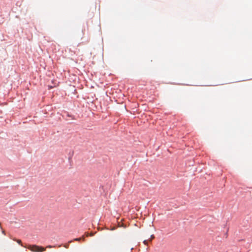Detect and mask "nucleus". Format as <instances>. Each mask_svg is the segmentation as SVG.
Masks as SVG:
<instances>
[{
  "mask_svg": "<svg viewBox=\"0 0 252 252\" xmlns=\"http://www.w3.org/2000/svg\"><path fill=\"white\" fill-rule=\"evenodd\" d=\"M33 252H42L46 250V249L35 245H29L26 247Z\"/></svg>",
  "mask_w": 252,
  "mask_h": 252,
  "instance_id": "nucleus-1",
  "label": "nucleus"
},
{
  "mask_svg": "<svg viewBox=\"0 0 252 252\" xmlns=\"http://www.w3.org/2000/svg\"><path fill=\"white\" fill-rule=\"evenodd\" d=\"M83 239L84 240L85 239V238L84 237H82V238H76L74 239L75 241H80L81 239Z\"/></svg>",
  "mask_w": 252,
  "mask_h": 252,
  "instance_id": "nucleus-2",
  "label": "nucleus"
},
{
  "mask_svg": "<svg viewBox=\"0 0 252 252\" xmlns=\"http://www.w3.org/2000/svg\"><path fill=\"white\" fill-rule=\"evenodd\" d=\"M17 242L18 244H19L21 245V246H22V241L20 240H17Z\"/></svg>",
  "mask_w": 252,
  "mask_h": 252,
  "instance_id": "nucleus-3",
  "label": "nucleus"
},
{
  "mask_svg": "<svg viewBox=\"0 0 252 252\" xmlns=\"http://www.w3.org/2000/svg\"><path fill=\"white\" fill-rule=\"evenodd\" d=\"M143 243L145 245H147L148 244V242H147V240H145L143 241Z\"/></svg>",
  "mask_w": 252,
  "mask_h": 252,
  "instance_id": "nucleus-4",
  "label": "nucleus"
},
{
  "mask_svg": "<svg viewBox=\"0 0 252 252\" xmlns=\"http://www.w3.org/2000/svg\"><path fill=\"white\" fill-rule=\"evenodd\" d=\"M1 232L3 235H5V231L4 230H2Z\"/></svg>",
  "mask_w": 252,
  "mask_h": 252,
  "instance_id": "nucleus-5",
  "label": "nucleus"
},
{
  "mask_svg": "<svg viewBox=\"0 0 252 252\" xmlns=\"http://www.w3.org/2000/svg\"><path fill=\"white\" fill-rule=\"evenodd\" d=\"M54 247L53 246H52L51 245H48L47 246V248H53Z\"/></svg>",
  "mask_w": 252,
  "mask_h": 252,
  "instance_id": "nucleus-6",
  "label": "nucleus"
},
{
  "mask_svg": "<svg viewBox=\"0 0 252 252\" xmlns=\"http://www.w3.org/2000/svg\"><path fill=\"white\" fill-rule=\"evenodd\" d=\"M151 239H154V238H155L154 235H152L151 236Z\"/></svg>",
  "mask_w": 252,
  "mask_h": 252,
  "instance_id": "nucleus-7",
  "label": "nucleus"
}]
</instances>
